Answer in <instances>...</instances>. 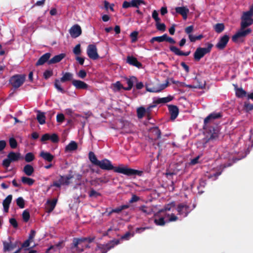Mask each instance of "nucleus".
Returning a JSON list of instances; mask_svg holds the SVG:
<instances>
[{"instance_id":"1","label":"nucleus","mask_w":253,"mask_h":253,"mask_svg":"<svg viewBox=\"0 0 253 253\" xmlns=\"http://www.w3.org/2000/svg\"><path fill=\"white\" fill-rule=\"evenodd\" d=\"M177 211L178 214L183 217L187 215L190 212L189 207L186 205L180 204L177 208L174 202L167 205L165 208L160 212L162 214V217L155 219V223L158 225H164L166 222L175 221L178 219V217L173 213Z\"/></svg>"},{"instance_id":"2","label":"nucleus","mask_w":253,"mask_h":253,"mask_svg":"<svg viewBox=\"0 0 253 253\" xmlns=\"http://www.w3.org/2000/svg\"><path fill=\"white\" fill-rule=\"evenodd\" d=\"M97 166L99 167L102 169L112 170L113 169L115 172L122 173L127 176L137 175L141 176L143 172L142 171L128 168L126 166L120 165L117 167H114L110 161L107 159H104L99 161Z\"/></svg>"},{"instance_id":"3","label":"nucleus","mask_w":253,"mask_h":253,"mask_svg":"<svg viewBox=\"0 0 253 253\" xmlns=\"http://www.w3.org/2000/svg\"><path fill=\"white\" fill-rule=\"evenodd\" d=\"M73 74L70 72H63L62 77L60 79H56L54 82L55 87L60 92H64V89L61 87L60 83H65L74 81Z\"/></svg>"},{"instance_id":"4","label":"nucleus","mask_w":253,"mask_h":253,"mask_svg":"<svg viewBox=\"0 0 253 253\" xmlns=\"http://www.w3.org/2000/svg\"><path fill=\"white\" fill-rule=\"evenodd\" d=\"M253 8L251 7L248 11L243 13L242 17L241 26L242 27H247L253 24Z\"/></svg>"},{"instance_id":"5","label":"nucleus","mask_w":253,"mask_h":253,"mask_svg":"<svg viewBox=\"0 0 253 253\" xmlns=\"http://www.w3.org/2000/svg\"><path fill=\"white\" fill-rule=\"evenodd\" d=\"M22 157L20 153L10 152L7 155V158L3 160L2 166L4 167L8 168L11 162L18 161Z\"/></svg>"},{"instance_id":"6","label":"nucleus","mask_w":253,"mask_h":253,"mask_svg":"<svg viewBox=\"0 0 253 253\" xmlns=\"http://www.w3.org/2000/svg\"><path fill=\"white\" fill-rule=\"evenodd\" d=\"M246 27H242L241 26L240 29L232 37V41L238 42L243 40V39L252 32L251 28L245 29Z\"/></svg>"},{"instance_id":"7","label":"nucleus","mask_w":253,"mask_h":253,"mask_svg":"<svg viewBox=\"0 0 253 253\" xmlns=\"http://www.w3.org/2000/svg\"><path fill=\"white\" fill-rule=\"evenodd\" d=\"M26 76L24 75H16L12 76L10 80V83L14 88H17L24 83Z\"/></svg>"},{"instance_id":"8","label":"nucleus","mask_w":253,"mask_h":253,"mask_svg":"<svg viewBox=\"0 0 253 253\" xmlns=\"http://www.w3.org/2000/svg\"><path fill=\"white\" fill-rule=\"evenodd\" d=\"M213 45L211 43H208L207 47H199L198 48L194 53V58L195 60L199 61L202 58L205 54L209 53Z\"/></svg>"},{"instance_id":"9","label":"nucleus","mask_w":253,"mask_h":253,"mask_svg":"<svg viewBox=\"0 0 253 253\" xmlns=\"http://www.w3.org/2000/svg\"><path fill=\"white\" fill-rule=\"evenodd\" d=\"M92 240L93 239L90 238L75 239L74 240L73 245L74 247L77 248V250L82 251L83 249L82 248L84 246L87 247V244L91 242Z\"/></svg>"},{"instance_id":"10","label":"nucleus","mask_w":253,"mask_h":253,"mask_svg":"<svg viewBox=\"0 0 253 253\" xmlns=\"http://www.w3.org/2000/svg\"><path fill=\"white\" fill-rule=\"evenodd\" d=\"M169 84L168 81L165 84H157L152 86L151 84H146V88L147 91L151 92H159L166 88Z\"/></svg>"},{"instance_id":"11","label":"nucleus","mask_w":253,"mask_h":253,"mask_svg":"<svg viewBox=\"0 0 253 253\" xmlns=\"http://www.w3.org/2000/svg\"><path fill=\"white\" fill-rule=\"evenodd\" d=\"M118 244L119 241H117L115 242V244L111 242L106 245H98L93 253H106L108 250L113 248L114 245H117Z\"/></svg>"},{"instance_id":"12","label":"nucleus","mask_w":253,"mask_h":253,"mask_svg":"<svg viewBox=\"0 0 253 253\" xmlns=\"http://www.w3.org/2000/svg\"><path fill=\"white\" fill-rule=\"evenodd\" d=\"M86 52L88 56L93 60H96L99 58L97 47L94 44L88 45L87 47Z\"/></svg>"},{"instance_id":"13","label":"nucleus","mask_w":253,"mask_h":253,"mask_svg":"<svg viewBox=\"0 0 253 253\" xmlns=\"http://www.w3.org/2000/svg\"><path fill=\"white\" fill-rule=\"evenodd\" d=\"M69 33L73 38L79 37L82 34V29L80 25L76 24L73 25L69 30Z\"/></svg>"},{"instance_id":"14","label":"nucleus","mask_w":253,"mask_h":253,"mask_svg":"<svg viewBox=\"0 0 253 253\" xmlns=\"http://www.w3.org/2000/svg\"><path fill=\"white\" fill-rule=\"evenodd\" d=\"M175 10L177 13L182 15L184 20L187 19L189 10L186 6L176 7Z\"/></svg>"},{"instance_id":"15","label":"nucleus","mask_w":253,"mask_h":253,"mask_svg":"<svg viewBox=\"0 0 253 253\" xmlns=\"http://www.w3.org/2000/svg\"><path fill=\"white\" fill-rule=\"evenodd\" d=\"M72 84L78 89H87L88 85L87 84L83 81L74 80L72 81Z\"/></svg>"},{"instance_id":"16","label":"nucleus","mask_w":253,"mask_h":253,"mask_svg":"<svg viewBox=\"0 0 253 253\" xmlns=\"http://www.w3.org/2000/svg\"><path fill=\"white\" fill-rule=\"evenodd\" d=\"M126 62L139 68L142 67V64L138 62L135 57L133 56H128L126 58Z\"/></svg>"},{"instance_id":"17","label":"nucleus","mask_w":253,"mask_h":253,"mask_svg":"<svg viewBox=\"0 0 253 253\" xmlns=\"http://www.w3.org/2000/svg\"><path fill=\"white\" fill-rule=\"evenodd\" d=\"M228 40V37L226 35L224 36L220 39L219 42L216 45V47L219 49H223L227 44Z\"/></svg>"},{"instance_id":"18","label":"nucleus","mask_w":253,"mask_h":253,"mask_svg":"<svg viewBox=\"0 0 253 253\" xmlns=\"http://www.w3.org/2000/svg\"><path fill=\"white\" fill-rule=\"evenodd\" d=\"M169 49L171 51L174 53L175 55L178 56H187L190 54V52H183L181 51L178 48L174 46H170Z\"/></svg>"},{"instance_id":"19","label":"nucleus","mask_w":253,"mask_h":253,"mask_svg":"<svg viewBox=\"0 0 253 253\" xmlns=\"http://www.w3.org/2000/svg\"><path fill=\"white\" fill-rule=\"evenodd\" d=\"M169 110L172 120H174L178 116L179 111L178 108L174 105H169Z\"/></svg>"},{"instance_id":"20","label":"nucleus","mask_w":253,"mask_h":253,"mask_svg":"<svg viewBox=\"0 0 253 253\" xmlns=\"http://www.w3.org/2000/svg\"><path fill=\"white\" fill-rule=\"evenodd\" d=\"M12 199V196L11 195H9L3 200V201L2 202V205L3 207L4 212H7L8 211L9 205L11 202Z\"/></svg>"},{"instance_id":"21","label":"nucleus","mask_w":253,"mask_h":253,"mask_svg":"<svg viewBox=\"0 0 253 253\" xmlns=\"http://www.w3.org/2000/svg\"><path fill=\"white\" fill-rule=\"evenodd\" d=\"M40 156L42 157L45 161L50 162H51L54 156L50 153L45 151H42L40 154Z\"/></svg>"},{"instance_id":"22","label":"nucleus","mask_w":253,"mask_h":253,"mask_svg":"<svg viewBox=\"0 0 253 253\" xmlns=\"http://www.w3.org/2000/svg\"><path fill=\"white\" fill-rule=\"evenodd\" d=\"M50 57L49 53H46L42 55L36 63L37 66L43 65L45 62L48 61Z\"/></svg>"},{"instance_id":"23","label":"nucleus","mask_w":253,"mask_h":253,"mask_svg":"<svg viewBox=\"0 0 253 253\" xmlns=\"http://www.w3.org/2000/svg\"><path fill=\"white\" fill-rule=\"evenodd\" d=\"M3 251L10 252L16 248V245L15 244H12L11 242H7L6 241L3 242Z\"/></svg>"},{"instance_id":"24","label":"nucleus","mask_w":253,"mask_h":253,"mask_svg":"<svg viewBox=\"0 0 253 253\" xmlns=\"http://www.w3.org/2000/svg\"><path fill=\"white\" fill-rule=\"evenodd\" d=\"M221 117V115L219 113H213L209 115L204 120L205 124H208L211 121L218 119Z\"/></svg>"},{"instance_id":"25","label":"nucleus","mask_w":253,"mask_h":253,"mask_svg":"<svg viewBox=\"0 0 253 253\" xmlns=\"http://www.w3.org/2000/svg\"><path fill=\"white\" fill-rule=\"evenodd\" d=\"M78 148V145L77 143L74 141H72L70 142V143L67 145L65 147V151L68 152H71L74 150H76Z\"/></svg>"},{"instance_id":"26","label":"nucleus","mask_w":253,"mask_h":253,"mask_svg":"<svg viewBox=\"0 0 253 253\" xmlns=\"http://www.w3.org/2000/svg\"><path fill=\"white\" fill-rule=\"evenodd\" d=\"M65 57L64 54H60L59 55H55L53 58H52L50 60L48 61V64H51L56 63L60 62L64 57Z\"/></svg>"},{"instance_id":"27","label":"nucleus","mask_w":253,"mask_h":253,"mask_svg":"<svg viewBox=\"0 0 253 253\" xmlns=\"http://www.w3.org/2000/svg\"><path fill=\"white\" fill-rule=\"evenodd\" d=\"M57 201V199H55L52 200V201H48L47 202L46 209L48 212H50L53 210L56 205Z\"/></svg>"},{"instance_id":"28","label":"nucleus","mask_w":253,"mask_h":253,"mask_svg":"<svg viewBox=\"0 0 253 253\" xmlns=\"http://www.w3.org/2000/svg\"><path fill=\"white\" fill-rule=\"evenodd\" d=\"M23 171L28 176L32 175L34 171V168L30 165H26L23 168Z\"/></svg>"},{"instance_id":"29","label":"nucleus","mask_w":253,"mask_h":253,"mask_svg":"<svg viewBox=\"0 0 253 253\" xmlns=\"http://www.w3.org/2000/svg\"><path fill=\"white\" fill-rule=\"evenodd\" d=\"M37 119L38 121L41 125H43L45 124V117L43 113L39 112L37 114Z\"/></svg>"},{"instance_id":"30","label":"nucleus","mask_w":253,"mask_h":253,"mask_svg":"<svg viewBox=\"0 0 253 253\" xmlns=\"http://www.w3.org/2000/svg\"><path fill=\"white\" fill-rule=\"evenodd\" d=\"M21 181L23 183L25 184H27L29 186H31L34 184L35 180L31 178L30 177L23 176L21 178Z\"/></svg>"},{"instance_id":"31","label":"nucleus","mask_w":253,"mask_h":253,"mask_svg":"<svg viewBox=\"0 0 253 253\" xmlns=\"http://www.w3.org/2000/svg\"><path fill=\"white\" fill-rule=\"evenodd\" d=\"M166 37V34H164L163 36H160V37H155L152 38L151 39L150 42L151 43H153L155 42H163L164 41H165Z\"/></svg>"},{"instance_id":"32","label":"nucleus","mask_w":253,"mask_h":253,"mask_svg":"<svg viewBox=\"0 0 253 253\" xmlns=\"http://www.w3.org/2000/svg\"><path fill=\"white\" fill-rule=\"evenodd\" d=\"M247 93L242 88H237L236 89V95L238 97L243 98L246 96Z\"/></svg>"},{"instance_id":"33","label":"nucleus","mask_w":253,"mask_h":253,"mask_svg":"<svg viewBox=\"0 0 253 253\" xmlns=\"http://www.w3.org/2000/svg\"><path fill=\"white\" fill-rule=\"evenodd\" d=\"M88 156H89V159L90 161L91 162V163L92 164H93L94 165L97 166L99 161H98L97 159L95 154L93 152H90L89 153Z\"/></svg>"},{"instance_id":"34","label":"nucleus","mask_w":253,"mask_h":253,"mask_svg":"<svg viewBox=\"0 0 253 253\" xmlns=\"http://www.w3.org/2000/svg\"><path fill=\"white\" fill-rule=\"evenodd\" d=\"M132 7L138 8L141 4H146L145 2L143 0H131Z\"/></svg>"},{"instance_id":"35","label":"nucleus","mask_w":253,"mask_h":253,"mask_svg":"<svg viewBox=\"0 0 253 253\" xmlns=\"http://www.w3.org/2000/svg\"><path fill=\"white\" fill-rule=\"evenodd\" d=\"M172 100L171 96L158 98L156 100L155 102L158 104L165 103L170 101Z\"/></svg>"},{"instance_id":"36","label":"nucleus","mask_w":253,"mask_h":253,"mask_svg":"<svg viewBox=\"0 0 253 253\" xmlns=\"http://www.w3.org/2000/svg\"><path fill=\"white\" fill-rule=\"evenodd\" d=\"M112 88L115 91H118L122 88L124 89L125 87L120 82L118 81L112 84Z\"/></svg>"},{"instance_id":"37","label":"nucleus","mask_w":253,"mask_h":253,"mask_svg":"<svg viewBox=\"0 0 253 253\" xmlns=\"http://www.w3.org/2000/svg\"><path fill=\"white\" fill-rule=\"evenodd\" d=\"M145 113H146V110L143 107H139V108H137V117L139 119L142 118L143 117L144 114H145Z\"/></svg>"},{"instance_id":"38","label":"nucleus","mask_w":253,"mask_h":253,"mask_svg":"<svg viewBox=\"0 0 253 253\" xmlns=\"http://www.w3.org/2000/svg\"><path fill=\"white\" fill-rule=\"evenodd\" d=\"M211 134L209 139V140H212L216 139L218 137L219 132L217 129H213L211 131Z\"/></svg>"},{"instance_id":"39","label":"nucleus","mask_w":253,"mask_h":253,"mask_svg":"<svg viewBox=\"0 0 253 253\" xmlns=\"http://www.w3.org/2000/svg\"><path fill=\"white\" fill-rule=\"evenodd\" d=\"M71 177L61 176L59 180L62 185H67L69 183V180Z\"/></svg>"},{"instance_id":"40","label":"nucleus","mask_w":253,"mask_h":253,"mask_svg":"<svg viewBox=\"0 0 253 253\" xmlns=\"http://www.w3.org/2000/svg\"><path fill=\"white\" fill-rule=\"evenodd\" d=\"M35 158V156L32 153H28L25 156V160L27 162L32 161Z\"/></svg>"},{"instance_id":"41","label":"nucleus","mask_w":253,"mask_h":253,"mask_svg":"<svg viewBox=\"0 0 253 253\" xmlns=\"http://www.w3.org/2000/svg\"><path fill=\"white\" fill-rule=\"evenodd\" d=\"M224 29V26L223 24L222 23H218L215 25L214 26V29L215 31L217 33H220L222 31H223Z\"/></svg>"},{"instance_id":"42","label":"nucleus","mask_w":253,"mask_h":253,"mask_svg":"<svg viewBox=\"0 0 253 253\" xmlns=\"http://www.w3.org/2000/svg\"><path fill=\"white\" fill-rule=\"evenodd\" d=\"M16 204L19 208L22 209L24 208L25 201L22 197H19L16 200Z\"/></svg>"},{"instance_id":"43","label":"nucleus","mask_w":253,"mask_h":253,"mask_svg":"<svg viewBox=\"0 0 253 253\" xmlns=\"http://www.w3.org/2000/svg\"><path fill=\"white\" fill-rule=\"evenodd\" d=\"M9 143L10 146L11 148L14 149L17 146V143L15 139L13 137H11L9 139Z\"/></svg>"},{"instance_id":"44","label":"nucleus","mask_w":253,"mask_h":253,"mask_svg":"<svg viewBox=\"0 0 253 253\" xmlns=\"http://www.w3.org/2000/svg\"><path fill=\"white\" fill-rule=\"evenodd\" d=\"M139 210L146 214H149L151 212V210L150 208H148L145 206H141Z\"/></svg>"},{"instance_id":"45","label":"nucleus","mask_w":253,"mask_h":253,"mask_svg":"<svg viewBox=\"0 0 253 253\" xmlns=\"http://www.w3.org/2000/svg\"><path fill=\"white\" fill-rule=\"evenodd\" d=\"M156 26L157 29L161 31H165L166 30V25L164 23H160V22H156Z\"/></svg>"},{"instance_id":"46","label":"nucleus","mask_w":253,"mask_h":253,"mask_svg":"<svg viewBox=\"0 0 253 253\" xmlns=\"http://www.w3.org/2000/svg\"><path fill=\"white\" fill-rule=\"evenodd\" d=\"M23 219L25 222H27L30 218V213L28 211L25 210L22 213Z\"/></svg>"},{"instance_id":"47","label":"nucleus","mask_w":253,"mask_h":253,"mask_svg":"<svg viewBox=\"0 0 253 253\" xmlns=\"http://www.w3.org/2000/svg\"><path fill=\"white\" fill-rule=\"evenodd\" d=\"M73 52L75 55H78L81 53L80 44H77L73 49Z\"/></svg>"},{"instance_id":"48","label":"nucleus","mask_w":253,"mask_h":253,"mask_svg":"<svg viewBox=\"0 0 253 253\" xmlns=\"http://www.w3.org/2000/svg\"><path fill=\"white\" fill-rule=\"evenodd\" d=\"M126 83L128 86L127 87H125L124 89L126 90H129L132 88L133 86V81L131 79H127L126 80Z\"/></svg>"},{"instance_id":"49","label":"nucleus","mask_w":253,"mask_h":253,"mask_svg":"<svg viewBox=\"0 0 253 253\" xmlns=\"http://www.w3.org/2000/svg\"><path fill=\"white\" fill-rule=\"evenodd\" d=\"M77 76L81 79H84L86 76V73L84 70H81L77 74Z\"/></svg>"},{"instance_id":"50","label":"nucleus","mask_w":253,"mask_h":253,"mask_svg":"<svg viewBox=\"0 0 253 253\" xmlns=\"http://www.w3.org/2000/svg\"><path fill=\"white\" fill-rule=\"evenodd\" d=\"M53 75V71L52 70H46L43 73V77L44 79H47Z\"/></svg>"},{"instance_id":"51","label":"nucleus","mask_w":253,"mask_h":253,"mask_svg":"<svg viewBox=\"0 0 253 253\" xmlns=\"http://www.w3.org/2000/svg\"><path fill=\"white\" fill-rule=\"evenodd\" d=\"M104 7L107 10L109 8L112 11H114V9L113 7H114V5L113 4L109 5V3L106 0H105L104 1Z\"/></svg>"},{"instance_id":"52","label":"nucleus","mask_w":253,"mask_h":253,"mask_svg":"<svg viewBox=\"0 0 253 253\" xmlns=\"http://www.w3.org/2000/svg\"><path fill=\"white\" fill-rule=\"evenodd\" d=\"M65 119L64 116L63 114H58L56 116V120L57 122L62 123Z\"/></svg>"},{"instance_id":"53","label":"nucleus","mask_w":253,"mask_h":253,"mask_svg":"<svg viewBox=\"0 0 253 253\" xmlns=\"http://www.w3.org/2000/svg\"><path fill=\"white\" fill-rule=\"evenodd\" d=\"M133 233L131 234L129 232H127L124 235L122 236L121 239L128 240L130 237H133Z\"/></svg>"},{"instance_id":"54","label":"nucleus","mask_w":253,"mask_h":253,"mask_svg":"<svg viewBox=\"0 0 253 253\" xmlns=\"http://www.w3.org/2000/svg\"><path fill=\"white\" fill-rule=\"evenodd\" d=\"M50 140L54 143H56L59 141V138L57 134L53 133L50 135Z\"/></svg>"},{"instance_id":"55","label":"nucleus","mask_w":253,"mask_h":253,"mask_svg":"<svg viewBox=\"0 0 253 253\" xmlns=\"http://www.w3.org/2000/svg\"><path fill=\"white\" fill-rule=\"evenodd\" d=\"M158 13L156 10H154L152 12V17L155 20L156 22H160V19L158 16Z\"/></svg>"},{"instance_id":"56","label":"nucleus","mask_w":253,"mask_h":253,"mask_svg":"<svg viewBox=\"0 0 253 253\" xmlns=\"http://www.w3.org/2000/svg\"><path fill=\"white\" fill-rule=\"evenodd\" d=\"M130 36L131 38V42H136V41L137 40V37L138 36V32H136V31L133 32L130 34Z\"/></svg>"},{"instance_id":"57","label":"nucleus","mask_w":253,"mask_h":253,"mask_svg":"<svg viewBox=\"0 0 253 253\" xmlns=\"http://www.w3.org/2000/svg\"><path fill=\"white\" fill-rule=\"evenodd\" d=\"M36 235V231L34 230H32L30 231V233L29 234L28 240L33 242L34 238H35Z\"/></svg>"},{"instance_id":"58","label":"nucleus","mask_w":253,"mask_h":253,"mask_svg":"<svg viewBox=\"0 0 253 253\" xmlns=\"http://www.w3.org/2000/svg\"><path fill=\"white\" fill-rule=\"evenodd\" d=\"M193 26H190L185 28V31L187 34H188L189 36L190 35H192L191 33L193 32Z\"/></svg>"},{"instance_id":"59","label":"nucleus","mask_w":253,"mask_h":253,"mask_svg":"<svg viewBox=\"0 0 253 253\" xmlns=\"http://www.w3.org/2000/svg\"><path fill=\"white\" fill-rule=\"evenodd\" d=\"M89 195L90 197H97L98 196L100 195L99 193L97 192L94 190H91L90 192H89Z\"/></svg>"},{"instance_id":"60","label":"nucleus","mask_w":253,"mask_h":253,"mask_svg":"<svg viewBox=\"0 0 253 253\" xmlns=\"http://www.w3.org/2000/svg\"><path fill=\"white\" fill-rule=\"evenodd\" d=\"M139 200V198L135 195H133L131 199L129 200V203L136 202Z\"/></svg>"},{"instance_id":"61","label":"nucleus","mask_w":253,"mask_h":253,"mask_svg":"<svg viewBox=\"0 0 253 253\" xmlns=\"http://www.w3.org/2000/svg\"><path fill=\"white\" fill-rule=\"evenodd\" d=\"M47 140H50V134L48 133H45L42 136L41 141H44Z\"/></svg>"},{"instance_id":"62","label":"nucleus","mask_w":253,"mask_h":253,"mask_svg":"<svg viewBox=\"0 0 253 253\" xmlns=\"http://www.w3.org/2000/svg\"><path fill=\"white\" fill-rule=\"evenodd\" d=\"M131 3V1L130 2H128L127 1H125L123 2V7L124 8H128L129 7H131V6H132Z\"/></svg>"},{"instance_id":"63","label":"nucleus","mask_w":253,"mask_h":253,"mask_svg":"<svg viewBox=\"0 0 253 253\" xmlns=\"http://www.w3.org/2000/svg\"><path fill=\"white\" fill-rule=\"evenodd\" d=\"M9 222L14 228H16L18 226L17 222L14 218L10 219Z\"/></svg>"},{"instance_id":"64","label":"nucleus","mask_w":253,"mask_h":253,"mask_svg":"<svg viewBox=\"0 0 253 253\" xmlns=\"http://www.w3.org/2000/svg\"><path fill=\"white\" fill-rule=\"evenodd\" d=\"M6 146V142L4 140L0 141V151L3 150Z\"/></svg>"}]
</instances>
